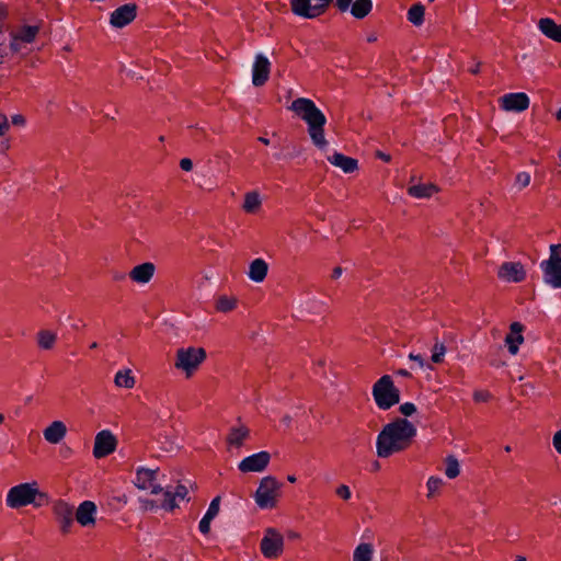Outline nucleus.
Returning <instances> with one entry per match:
<instances>
[{
	"label": "nucleus",
	"instance_id": "obj_42",
	"mask_svg": "<svg viewBox=\"0 0 561 561\" xmlns=\"http://www.w3.org/2000/svg\"><path fill=\"white\" fill-rule=\"evenodd\" d=\"M10 129V123L8 116L3 113H0V137H3L8 134Z\"/></svg>",
	"mask_w": 561,
	"mask_h": 561
},
{
	"label": "nucleus",
	"instance_id": "obj_3",
	"mask_svg": "<svg viewBox=\"0 0 561 561\" xmlns=\"http://www.w3.org/2000/svg\"><path fill=\"white\" fill-rule=\"evenodd\" d=\"M157 473V470L140 467L136 471L134 483L138 489L150 491L151 494L162 493L161 508L165 511L171 512L179 506L180 501L188 500L185 485L178 484L173 491L170 488L163 489L156 482Z\"/></svg>",
	"mask_w": 561,
	"mask_h": 561
},
{
	"label": "nucleus",
	"instance_id": "obj_64",
	"mask_svg": "<svg viewBox=\"0 0 561 561\" xmlns=\"http://www.w3.org/2000/svg\"><path fill=\"white\" fill-rule=\"evenodd\" d=\"M514 561H526L525 557H517Z\"/></svg>",
	"mask_w": 561,
	"mask_h": 561
},
{
	"label": "nucleus",
	"instance_id": "obj_1",
	"mask_svg": "<svg viewBox=\"0 0 561 561\" xmlns=\"http://www.w3.org/2000/svg\"><path fill=\"white\" fill-rule=\"evenodd\" d=\"M417 430L407 419L398 417L386 424L376 438V454L379 458H389L407 450L412 445Z\"/></svg>",
	"mask_w": 561,
	"mask_h": 561
},
{
	"label": "nucleus",
	"instance_id": "obj_7",
	"mask_svg": "<svg viewBox=\"0 0 561 561\" xmlns=\"http://www.w3.org/2000/svg\"><path fill=\"white\" fill-rule=\"evenodd\" d=\"M282 483L272 476L261 479L260 484L254 494V501L261 510L274 508L280 496Z\"/></svg>",
	"mask_w": 561,
	"mask_h": 561
},
{
	"label": "nucleus",
	"instance_id": "obj_20",
	"mask_svg": "<svg viewBox=\"0 0 561 561\" xmlns=\"http://www.w3.org/2000/svg\"><path fill=\"white\" fill-rule=\"evenodd\" d=\"M67 435V426L62 421L51 422L44 431V439L53 445L59 444Z\"/></svg>",
	"mask_w": 561,
	"mask_h": 561
},
{
	"label": "nucleus",
	"instance_id": "obj_12",
	"mask_svg": "<svg viewBox=\"0 0 561 561\" xmlns=\"http://www.w3.org/2000/svg\"><path fill=\"white\" fill-rule=\"evenodd\" d=\"M271 461V455L268 451L262 450L255 454H252L245 458H243L238 463L239 471L243 473L248 472H262L264 471Z\"/></svg>",
	"mask_w": 561,
	"mask_h": 561
},
{
	"label": "nucleus",
	"instance_id": "obj_36",
	"mask_svg": "<svg viewBox=\"0 0 561 561\" xmlns=\"http://www.w3.org/2000/svg\"><path fill=\"white\" fill-rule=\"evenodd\" d=\"M460 473V465L458 459L449 455L445 459V474L448 479H455Z\"/></svg>",
	"mask_w": 561,
	"mask_h": 561
},
{
	"label": "nucleus",
	"instance_id": "obj_22",
	"mask_svg": "<svg viewBox=\"0 0 561 561\" xmlns=\"http://www.w3.org/2000/svg\"><path fill=\"white\" fill-rule=\"evenodd\" d=\"M37 34V27L25 26L20 32L12 36L11 48L14 51H20L23 48V44L32 43Z\"/></svg>",
	"mask_w": 561,
	"mask_h": 561
},
{
	"label": "nucleus",
	"instance_id": "obj_47",
	"mask_svg": "<svg viewBox=\"0 0 561 561\" xmlns=\"http://www.w3.org/2000/svg\"><path fill=\"white\" fill-rule=\"evenodd\" d=\"M11 123L14 125V126H20V127H23L25 126L26 124V119L23 115L21 114H14L12 117H11Z\"/></svg>",
	"mask_w": 561,
	"mask_h": 561
},
{
	"label": "nucleus",
	"instance_id": "obj_44",
	"mask_svg": "<svg viewBox=\"0 0 561 561\" xmlns=\"http://www.w3.org/2000/svg\"><path fill=\"white\" fill-rule=\"evenodd\" d=\"M141 507L145 511H154V510L161 507V504L159 505V504H157L156 501L146 499V500H141Z\"/></svg>",
	"mask_w": 561,
	"mask_h": 561
},
{
	"label": "nucleus",
	"instance_id": "obj_9",
	"mask_svg": "<svg viewBox=\"0 0 561 561\" xmlns=\"http://www.w3.org/2000/svg\"><path fill=\"white\" fill-rule=\"evenodd\" d=\"M261 552L267 559H277L284 550V537L275 528H267L261 540Z\"/></svg>",
	"mask_w": 561,
	"mask_h": 561
},
{
	"label": "nucleus",
	"instance_id": "obj_29",
	"mask_svg": "<svg viewBox=\"0 0 561 561\" xmlns=\"http://www.w3.org/2000/svg\"><path fill=\"white\" fill-rule=\"evenodd\" d=\"M268 272V264L263 259H255L250 263L248 276L251 280H263Z\"/></svg>",
	"mask_w": 561,
	"mask_h": 561
},
{
	"label": "nucleus",
	"instance_id": "obj_6",
	"mask_svg": "<svg viewBox=\"0 0 561 561\" xmlns=\"http://www.w3.org/2000/svg\"><path fill=\"white\" fill-rule=\"evenodd\" d=\"M37 496H44L37 482H25L12 486L5 497V504L10 508H20L35 503Z\"/></svg>",
	"mask_w": 561,
	"mask_h": 561
},
{
	"label": "nucleus",
	"instance_id": "obj_39",
	"mask_svg": "<svg viewBox=\"0 0 561 561\" xmlns=\"http://www.w3.org/2000/svg\"><path fill=\"white\" fill-rule=\"evenodd\" d=\"M530 174L528 172H519L516 174V178H515V186L518 188V190H523L525 187H527L529 184H530Z\"/></svg>",
	"mask_w": 561,
	"mask_h": 561
},
{
	"label": "nucleus",
	"instance_id": "obj_2",
	"mask_svg": "<svg viewBox=\"0 0 561 561\" xmlns=\"http://www.w3.org/2000/svg\"><path fill=\"white\" fill-rule=\"evenodd\" d=\"M289 110L307 124L308 135L312 144L320 150L328 147L324 136L327 117L316 103L307 98H298L293 101Z\"/></svg>",
	"mask_w": 561,
	"mask_h": 561
},
{
	"label": "nucleus",
	"instance_id": "obj_38",
	"mask_svg": "<svg viewBox=\"0 0 561 561\" xmlns=\"http://www.w3.org/2000/svg\"><path fill=\"white\" fill-rule=\"evenodd\" d=\"M446 354V346L442 342H436L432 348L431 359L433 363L438 364L444 360Z\"/></svg>",
	"mask_w": 561,
	"mask_h": 561
},
{
	"label": "nucleus",
	"instance_id": "obj_31",
	"mask_svg": "<svg viewBox=\"0 0 561 561\" xmlns=\"http://www.w3.org/2000/svg\"><path fill=\"white\" fill-rule=\"evenodd\" d=\"M36 341L41 350L49 351L57 342V333L50 330H41L36 334Z\"/></svg>",
	"mask_w": 561,
	"mask_h": 561
},
{
	"label": "nucleus",
	"instance_id": "obj_14",
	"mask_svg": "<svg viewBox=\"0 0 561 561\" xmlns=\"http://www.w3.org/2000/svg\"><path fill=\"white\" fill-rule=\"evenodd\" d=\"M53 513L59 524L62 534H69L73 525V506L68 502L59 500L53 505Z\"/></svg>",
	"mask_w": 561,
	"mask_h": 561
},
{
	"label": "nucleus",
	"instance_id": "obj_28",
	"mask_svg": "<svg viewBox=\"0 0 561 561\" xmlns=\"http://www.w3.org/2000/svg\"><path fill=\"white\" fill-rule=\"evenodd\" d=\"M437 192L438 187L432 183H419L408 188V194L414 198H430Z\"/></svg>",
	"mask_w": 561,
	"mask_h": 561
},
{
	"label": "nucleus",
	"instance_id": "obj_26",
	"mask_svg": "<svg viewBox=\"0 0 561 561\" xmlns=\"http://www.w3.org/2000/svg\"><path fill=\"white\" fill-rule=\"evenodd\" d=\"M262 196L259 191H249L244 194L242 210L247 214H256L262 208Z\"/></svg>",
	"mask_w": 561,
	"mask_h": 561
},
{
	"label": "nucleus",
	"instance_id": "obj_5",
	"mask_svg": "<svg viewBox=\"0 0 561 561\" xmlns=\"http://www.w3.org/2000/svg\"><path fill=\"white\" fill-rule=\"evenodd\" d=\"M371 393L376 405L383 411L389 410L400 401V391L389 375H383L375 382Z\"/></svg>",
	"mask_w": 561,
	"mask_h": 561
},
{
	"label": "nucleus",
	"instance_id": "obj_58",
	"mask_svg": "<svg viewBox=\"0 0 561 561\" xmlns=\"http://www.w3.org/2000/svg\"><path fill=\"white\" fill-rule=\"evenodd\" d=\"M556 118L561 121V107L556 112Z\"/></svg>",
	"mask_w": 561,
	"mask_h": 561
},
{
	"label": "nucleus",
	"instance_id": "obj_62",
	"mask_svg": "<svg viewBox=\"0 0 561 561\" xmlns=\"http://www.w3.org/2000/svg\"><path fill=\"white\" fill-rule=\"evenodd\" d=\"M4 420H5L4 414L0 413V424H3Z\"/></svg>",
	"mask_w": 561,
	"mask_h": 561
},
{
	"label": "nucleus",
	"instance_id": "obj_50",
	"mask_svg": "<svg viewBox=\"0 0 561 561\" xmlns=\"http://www.w3.org/2000/svg\"><path fill=\"white\" fill-rule=\"evenodd\" d=\"M409 358H410L411 360L416 362L421 368H423V367L425 366L424 358H423V356H422V355H420V354L410 353V354H409Z\"/></svg>",
	"mask_w": 561,
	"mask_h": 561
},
{
	"label": "nucleus",
	"instance_id": "obj_46",
	"mask_svg": "<svg viewBox=\"0 0 561 561\" xmlns=\"http://www.w3.org/2000/svg\"><path fill=\"white\" fill-rule=\"evenodd\" d=\"M354 3L353 0H336V7L342 12H345L347 10H351L352 4Z\"/></svg>",
	"mask_w": 561,
	"mask_h": 561
},
{
	"label": "nucleus",
	"instance_id": "obj_24",
	"mask_svg": "<svg viewBox=\"0 0 561 561\" xmlns=\"http://www.w3.org/2000/svg\"><path fill=\"white\" fill-rule=\"evenodd\" d=\"M220 505V497L216 496L211 500L206 513L198 524V529L203 535H207L210 530L211 520L218 515Z\"/></svg>",
	"mask_w": 561,
	"mask_h": 561
},
{
	"label": "nucleus",
	"instance_id": "obj_53",
	"mask_svg": "<svg viewBox=\"0 0 561 561\" xmlns=\"http://www.w3.org/2000/svg\"><path fill=\"white\" fill-rule=\"evenodd\" d=\"M290 416L289 415H285L282 420V422L285 424V425H289L290 424Z\"/></svg>",
	"mask_w": 561,
	"mask_h": 561
},
{
	"label": "nucleus",
	"instance_id": "obj_30",
	"mask_svg": "<svg viewBox=\"0 0 561 561\" xmlns=\"http://www.w3.org/2000/svg\"><path fill=\"white\" fill-rule=\"evenodd\" d=\"M114 383L118 388L131 389L135 387L136 380L131 369H119L114 377Z\"/></svg>",
	"mask_w": 561,
	"mask_h": 561
},
{
	"label": "nucleus",
	"instance_id": "obj_13",
	"mask_svg": "<svg viewBox=\"0 0 561 561\" xmlns=\"http://www.w3.org/2000/svg\"><path fill=\"white\" fill-rule=\"evenodd\" d=\"M499 104L505 112L520 113L529 107L530 99L524 92L506 93L499 99Z\"/></svg>",
	"mask_w": 561,
	"mask_h": 561
},
{
	"label": "nucleus",
	"instance_id": "obj_57",
	"mask_svg": "<svg viewBox=\"0 0 561 561\" xmlns=\"http://www.w3.org/2000/svg\"><path fill=\"white\" fill-rule=\"evenodd\" d=\"M259 141H261L264 145H270V140L267 138H265V137H260Z\"/></svg>",
	"mask_w": 561,
	"mask_h": 561
},
{
	"label": "nucleus",
	"instance_id": "obj_18",
	"mask_svg": "<svg viewBox=\"0 0 561 561\" xmlns=\"http://www.w3.org/2000/svg\"><path fill=\"white\" fill-rule=\"evenodd\" d=\"M96 505L92 501H83L76 511V519L82 527L95 525Z\"/></svg>",
	"mask_w": 561,
	"mask_h": 561
},
{
	"label": "nucleus",
	"instance_id": "obj_49",
	"mask_svg": "<svg viewBox=\"0 0 561 561\" xmlns=\"http://www.w3.org/2000/svg\"><path fill=\"white\" fill-rule=\"evenodd\" d=\"M180 167L183 171H191L193 169V161L190 158H183L180 161Z\"/></svg>",
	"mask_w": 561,
	"mask_h": 561
},
{
	"label": "nucleus",
	"instance_id": "obj_45",
	"mask_svg": "<svg viewBox=\"0 0 561 561\" xmlns=\"http://www.w3.org/2000/svg\"><path fill=\"white\" fill-rule=\"evenodd\" d=\"M552 445L556 451L561 455V430L557 431L552 437Z\"/></svg>",
	"mask_w": 561,
	"mask_h": 561
},
{
	"label": "nucleus",
	"instance_id": "obj_52",
	"mask_svg": "<svg viewBox=\"0 0 561 561\" xmlns=\"http://www.w3.org/2000/svg\"><path fill=\"white\" fill-rule=\"evenodd\" d=\"M378 157H379L380 159H382L383 161H386V162H389V161H390V156H389V154H386V153L379 152V153H378Z\"/></svg>",
	"mask_w": 561,
	"mask_h": 561
},
{
	"label": "nucleus",
	"instance_id": "obj_23",
	"mask_svg": "<svg viewBox=\"0 0 561 561\" xmlns=\"http://www.w3.org/2000/svg\"><path fill=\"white\" fill-rule=\"evenodd\" d=\"M249 436L250 430L245 425L239 424L230 428L226 440L230 447L240 448Z\"/></svg>",
	"mask_w": 561,
	"mask_h": 561
},
{
	"label": "nucleus",
	"instance_id": "obj_48",
	"mask_svg": "<svg viewBox=\"0 0 561 561\" xmlns=\"http://www.w3.org/2000/svg\"><path fill=\"white\" fill-rule=\"evenodd\" d=\"M8 16V9L4 5H0V34L4 31V20Z\"/></svg>",
	"mask_w": 561,
	"mask_h": 561
},
{
	"label": "nucleus",
	"instance_id": "obj_25",
	"mask_svg": "<svg viewBox=\"0 0 561 561\" xmlns=\"http://www.w3.org/2000/svg\"><path fill=\"white\" fill-rule=\"evenodd\" d=\"M538 28L548 38L561 43V24H557L550 18L540 19Z\"/></svg>",
	"mask_w": 561,
	"mask_h": 561
},
{
	"label": "nucleus",
	"instance_id": "obj_59",
	"mask_svg": "<svg viewBox=\"0 0 561 561\" xmlns=\"http://www.w3.org/2000/svg\"><path fill=\"white\" fill-rule=\"evenodd\" d=\"M367 41L375 42V41H377V36L375 34H373V35L368 36Z\"/></svg>",
	"mask_w": 561,
	"mask_h": 561
},
{
	"label": "nucleus",
	"instance_id": "obj_15",
	"mask_svg": "<svg viewBox=\"0 0 561 561\" xmlns=\"http://www.w3.org/2000/svg\"><path fill=\"white\" fill-rule=\"evenodd\" d=\"M271 68L272 64L264 54L259 53L255 55L252 65V83L254 87H262L267 82Z\"/></svg>",
	"mask_w": 561,
	"mask_h": 561
},
{
	"label": "nucleus",
	"instance_id": "obj_40",
	"mask_svg": "<svg viewBox=\"0 0 561 561\" xmlns=\"http://www.w3.org/2000/svg\"><path fill=\"white\" fill-rule=\"evenodd\" d=\"M335 493L337 496H340L341 499H343L345 501L350 500L352 496L351 489L346 484L339 485L335 490Z\"/></svg>",
	"mask_w": 561,
	"mask_h": 561
},
{
	"label": "nucleus",
	"instance_id": "obj_19",
	"mask_svg": "<svg viewBox=\"0 0 561 561\" xmlns=\"http://www.w3.org/2000/svg\"><path fill=\"white\" fill-rule=\"evenodd\" d=\"M524 325L520 322H513L510 325V333L505 337V345L510 354L516 355L520 344L524 342L523 336Z\"/></svg>",
	"mask_w": 561,
	"mask_h": 561
},
{
	"label": "nucleus",
	"instance_id": "obj_33",
	"mask_svg": "<svg viewBox=\"0 0 561 561\" xmlns=\"http://www.w3.org/2000/svg\"><path fill=\"white\" fill-rule=\"evenodd\" d=\"M374 557V547L371 543H359L353 553V561H371Z\"/></svg>",
	"mask_w": 561,
	"mask_h": 561
},
{
	"label": "nucleus",
	"instance_id": "obj_37",
	"mask_svg": "<svg viewBox=\"0 0 561 561\" xmlns=\"http://www.w3.org/2000/svg\"><path fill=\"white\" fill-rule=\"evenodd\" d=\"M443 484H444V481L442 478L436 477V476L430 477L426 482L427 497H432L435 494H437L439 492L440 488L443 486Z\"/></svg>",
	"mask_w": 561,
	"mask_h": 561
},
{
	"label": "nucleus",
	"instance_id": "obj_32",
	"mask_svg": "<svg viewBox=\"0 0 561 561\" xmlns=\"http://www.w3.org/2000/svg\"><path fill=\"white\" fill-rule=\"evenodd\" d=\"M373 9L371 0H355L351 7V13L356 19H364Z\"/></svg>",
	"mask_w": 561,
	"mask_h": 561
},
{
	"label": "nucleus",
	"instance_id": "obj_43",
	"mask_svg": "<svg viewBox=\"0 0 561 561\" xmlns=\"http://www.w3.org/2000/svg\"><path fill=\"white\" fill-rule=\"evenodd\" d=\"M415 411H416V407L412 402H405L400 405V412L404 416H411L413 413H415Z\"/></svg>",
	"mask_w": 561,
	"mask_h": 561
},
{
	"label": "nucleus",
	"instance_id": "obj_41",
	"mask_svg": "<svg viewBox=\"0 0 561 561\" xmlns=\"http://www.w3.org/2000/svg\"><path fill=\"white\" fill-rule=\"evenodd\" d=\"M491 398V393L486 390H476L473 392V400L476 402H488Z\"/></svg>",
	"mask_w": 561,
	"mask_h": 561
},
{
	"label": "nucleus",
	"instance_id": "obj_10",
	"mask_svg": "<svg viewBox=\"0 0 561 561\" xmlns=\"http://www.w3.org/2000/svg\"><path fill=\"white\" fill-rule=\"evenodd\" d=\"M540 268L551 280H561V244L554 243L549 247V257L541 261Z\"/></svg>",
	"mask_w": 561,
	"mask_h": 561
},
{
	"label": "nucleus",
	"instance_id": "obj_56",
	"mask_svg": "<svg viewBox=\"0 0 561 561\" xmlns=\"http://www.w3.org/2000/svg\"><path fill=\"white\" fill-rule=\"evenodd\" d=\"M287 480H288V482L294 483V482H296V477L294 474H289V476H287Z\"/></svg>",
	"mask_w": 561,
	"mask_h": 561
},
{
	"label": "nucleus",
	"instance_id": "obj_34",
	"mask_svg": "<svg viewBox=\"0 0 561 561\" xmlns=\"http://www.w3.org/2000/svg\"><path fill=\"white\" fill-rule=\"evenodd\" d=\"M425 8L421 3L413 4L407 14L408 21L415 26H421L424 23Z\"/></svg>",
	"mask_w": 561,
	"mask_h": 561
},
{
	"label": "nucleus",
	"instance_id": "obj_63",
	"mask_svg": "<svg viewBox=\"0 0 561 561\" xmlns=\"http://www.w3.org/2000/svg\"><path fill=\"white\" fill-rule=\"evenodd\" d=\"M98 347V343L96 342H93L91 345H90V348L91 350H95Z\"/></svg>",
	"mask_w": 561,
	"mask_h": 561
},
{
	"label": "nucleus",
	"instance_id": "obj_11",
	"mask_svg": "<svg viewBox=\"0 0 561 561\" xmlns=\"http://www.w3.org/2000/svg\"><path fill=\"white\" fill-rule=\"evenodd\" d=\"M117 440L114 434L108 430H103L95 435L93 456L96 459L104 458L115 451Z\"/></svg>",
	"mask_w": 561,
	"mask_h": 561
},
{
	"label": "nucleus",
	"instance_id": "obj_21",
	"mask_svg": "<svg viewBox=\"0 0 561 561\" xmlns=\"http://www.w3.org/2000/svg\"><path fill=\"white\" fill-rule=\"evenodd\" d=\"M328 161L341 169L344 173H353L358 169V161L340 152H334L328 157Z\"/></svg>",
	"mask_w": 561,
	"mask_h": 561
},
{
	"label": "nucleus",
	"instance_id": "obj_51",
	"mask_svg": "<svg viewBox=\"0 0 561 561\" xmlns=\"http://www.w3.org/2000/svg\"><path fill=\"white\" fill-rule=\"evenodd\" d=\"M344 272L345 270L340 267V266H336L333 272H332V277L333 278H340L344 275Z\"/></svg>",
	"mask_w": 561,
	"mask_h": 561
},
{
	"label": "nucleus",
	"instance_id": "obj_61",
	"mask_svg": "<svg viewBox=\"0 0 561 561\" xmlns=\"http://www.w3.org/2000/svg\"><path fill=\"white\" fill-rule=\"evenodd\" d=\"M289 537L295 539V538H298L299 535L297 533H290Z\"/></svg>",
	"mask_w": 561,
	"mask_h": 561
},
{
	"label": "nucleus",
	"instance_id": "obj_4",
	"mask_svg": "<svg viewBox=\"0 0 561 561\" xmlns=\"http://www.w3.org/2000/svg\"><path fill=\"white\" fill-rule=\"evenodd\" d=\"M206 357L204 347L182 346L175 351L173 365L186 379H190L197 373Z\"/></svg>",
	"mask_w": 561,
	"mask_h": 561
},
{
	"label": "nucleus",
	"instance_id": "obj_16",
	"mask_svg": "<svg viewBox=\"0 0 561 561\" xmlns=\"http://www.w3.org/2000/svg\"><path fill=\"white\" fill-rule=\"evenodd\" d=\"M137 7L133 3L124 4L114 10L110 18L113 27L122 28L129 24L136 18Z\"/></svg>",
	"mask_w": 561,
	"mask_h": 561
},
{
	"label": "nucleus",
	"instance_id": "obj_54",
	"mask_svg": "<svg viewBox=\"0 0 561 561\" xmlns=\"http://www.w3.org/2000/svg\"><path fill=\"white\" fill-rule=\"evenodd\" d=\"M398 374H399L400 376H403V377H408V376H410V373H409L408 370H405V369H400V370L398 371Z\"/></svg>",
	"mask_w": 561,
	"mask_h": 561
},
{
	"label": "nucleus",
	"instance_id": "obj_27",
	"mask_svg": "<svg viewBox=\"0 0 561 561\" xmlns=\"http://www.w3.org/2000/svg\"><path fill=\"white\" fill-rule=\"evenodd\" d=\"M156 274V265L145 262L136 265L129 273L131 280H150Z\"/></svg>",
	"mask_w": 561,
	"mask_h": 561
},
{
	"label": "nucleus",
	"instance_id": "obj_55",
	"mask_svg": "<svg viewBox=\"0 0 561 561\" xmlns=\"http://www.w3.org/2000/svg\"><path fill=\"white\" fill-rule=\"evenodd\" d=\"M479 70H480V64H477L474 67H472V68L470 69V72H472V73H478V72H479Z\"/></svg>",
	"mask_w": 561,
	"mask_h": 561
},
{
	"label": "nucleus",
	"instance_id": "obj_17",
	"mask_svg": "<svg viewBox=\"0 0 561 561\" xmlns=\"http://www.w3.org/2000/svg\"><path fill=\"white\" fill-rule=\"evenodd\" d=\"M497 276L503 280H523L527 274L520 262H504L499 267Z\"/></svg>",
	"mask_w": 561,
	"mask_h": 561
},
{
	"label": "nucleus",
	"instance_id": "obj_8",
	"mask_svg": "<svg viewBox=\"0 0 561 561\" xmlns=\"http://www.w3.org/2000/svg\"><path fill=\"white\" fill-rule=\"evenodd\" d=\"M332 0H290V7L294 14L305 18L314 19L321 15Z\"/></svg>",
	"mask_w": 561,
	"mask_h": 561
},
{
	"label": "nucleus",
	"instance_id": "obj_60",
	"mask_svg": "<svg viewBox=\"0 0 561 561\" xmlns=\"http://www.w3.org/2000/svg\"><path fill=\"white\" fill-rule=\"evenodd\" d=\"M552 288H561V283H549Z\"/></svg>",
	"mask_w": 561,
	"mask_h": 561
},
{
	"label": "nucleus",
	"instance_id": "obj_35",
	"mask_svg": "<svg viewBox=\"0 0 561 561\" xmlns=\"http://www.w3.org/2000/svg\"><path fill=\"white\" fill-rule=\"evenodd\" d=\"M237 298L234 296L220 295L216 299V310L220 312H229L237 307Z\"/></svg>",
	"mask_w": 561,
	"mask_h": 561
}]
</instances>
